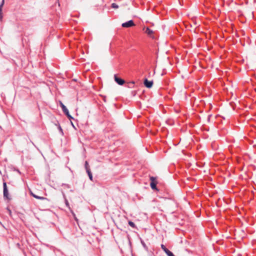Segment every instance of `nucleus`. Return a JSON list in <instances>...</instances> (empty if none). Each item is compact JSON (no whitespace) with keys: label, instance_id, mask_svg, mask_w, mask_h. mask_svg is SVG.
Here are the masks:
<instances>
[{"label":"nucleus","instance_id":"1","mask_svg":"<svg viewBox=\"0 0 256 256\" xmlns=\"http://www.w3.org/2000/svg\"><path fill=\"white\" fill-rule=\"evenodd\" d=\"M150 186L152 190H156V184L158 183L157 181L156 180V178L150 176Z\"/></svg>","mask_w":256,"mask_h":256},{"label":"nucleus","instance_id":"2","mask_svg":"<svg viewBox=\"0 0 256 256\" xmlns=\"http://www.w3.org/2000/svg\"><path fill=\"white\" fill-rule=\"evenodd\" d=\"M3 186H4V198H6V199L10 200V198H9L8 192V190L6 182H4Z\"/></svg>","mask_w":256,"mask_h":256},{"label":"nucleus","instance_id":"3","mask_svg":"<svg viewBox=\"0 0 256 256\" xmlns=\"http://www.w3.org/2000/svg\"><path fill=\"white\" fill-rule=\"evenodd\" d=\"M60 105L62 109L64 112L68 116V118H72L69 114L68 110L66 108V106L61 102H60Z\"/></svg>","mask_w":256,"mask_h":256},{"label":"nucleus","instance_id":"4","mask_svg":"<svg viewBox=\"0 0 256 256\" xmlns=\"http://www.w3.org/2000/svg\"><path fill=\"white\" fill-rule=\"evenodd\" d=\"M122 26L124 28H130L134 26V24L132 20H130L127 22L123 23Z\"/></svg>","mask_w":256,"mask_h":256},{"label":"nucleus","instance_id":"5","mask_svg":"<svg viewBox=\"0 0 256 256\" xmlns=\"http://www.w3.org/2000/svg\"><path fill=\"white\" fill-rule=\"evenodd\" d=\"M114 80L120 85H122L124 84L125 82L124 80L118 78L116 75L114 76Z\"/></svg>","mask_w":256,"mask_h":256},{"label":"nucleus","instance_id":"6","mask_svg":"<svg viewBox=\"0 0 256 256\" xmlns=\"http://www.w3.org/2000/svg\"><path fill=\"white\" fill-rule=\"evenodd\" d=\"M144 84L148 88H151L153 85L152 81H148L146 78L144 80Z\"/></svg>","mask_w":256,"mask_h":256},{"label":"nucleus","instance_id":"7","mask_svg":"<svg viewBox=\"0 0 256 256\" xmlns=\"http://www.w3.org/2000/svg\"><path fill=\"white\" fill-rule=\"evenodd\" d=\"M30 192L31 195L32 196H34V198H36V199H38V200H44V199H46V198H44L43 196H40L37 195V194H35L32 190H30Z\"/></svg>","mask_w":256,"mask_h":256},{"label":"nucleus","instance_id":"8","mask_svg":"<svg viewBox=\"0 0 256 256\" xmlns=\"http://www.w3.org/2000/svg\"><path fill=\"white\" fill-rule=\"evenodd\" d=\"M4 3V0H2L1 4L0 5V19L2 20V8Z\"/></svg>","mask_w":256,"mask_h":256},{"label":"nucleus","instance_id":"9","mask_svg":"<svg viewBox=\"0 0 256 256\" xmlns=\"http://www.w3.org/2000/svg\"><path fill=\"white\" fill-rule=\"evenodd\" d=\"M168 256H174V254L168 248L164 252Z\"/></svg>","mask_w":256,"mask_h":256},{"label":"nucleus","instance_id":"10","mask_svg":"<svg viewBox=\"0 0 256 256\" xmlns=\"http://www.w3.org/2000/svg\"><path fill=\"white\" fill-rule=\"evenodd\" d=\"M146 32L148 34V35H151L152 33H153V32L152 30H151L150 29L148 28H146Z\"/></svg>","mask_w":256,"mask_h":256},{"label":"nucleus","instance_id":"11","mask_svg":"<svg viewBox=\"0 0 256 256\" xmlns=\"http://www.w3.org/2000/svg\"><path fill=\"white\" fill-rule=\"evenodd\" d=\"M84 166H85V168L86 170V171H88V170H90V166H89V165H88V163L87 161H86L85 162V164H84Z\"/></svg>","mask_w":256,"mask_h":256},{"label":"nucleus","instance_id":"12","mask_svg":"<svg viewBox=\"0 0 256 256\" xmlns=\"http://www.w3.org/2000/svg\"><path fill=\"white\" fill-rule=\"evenodd\" d=\"M86 172L88 173V174L89 176V178L90 179L92 180V174L90 172V170H88V171H86Z\"/></svg>","mask_w":256,"mask_h":256},{"label":"nucleus","instance_id":"13","mask_svg":"<svg viewBox=\"0 0 256 256\" xmlns=\"http://www.w3.org/2000/svg\"><path fill=\"white\" fill-rule=\"evenodd\" d=\"M112 7L113 8L116 9V8H118V6L117 4H115V3H112Z\"/></svg>","mask_w":256,"mask_h":256},{"label":"nucleus","instance_id":"14","mask_svg":"<svg viewBox=\"0 0 256 256\" xmlns=\"http://www.w3.org/2000/svg\"><path fill=\"white\" fill-rule=\"evenodd\" d=\"M128 224L130 226H131L132 228H135L136 226L131 221L128 222Z\"/></svg>","mask_w":256,"mask_h":256},{"label":"nucleus","instance_id":"15","mask_svg":"<svg viewBox=\"0 0 256 256\" xmlns=\"http://www.w3.org/2000/svg\"><path fill=\"white\" fill-rule=\"evenodd\" d=\"M161 248L164 252H165V250L167 249L166 247L162 244H161Z\"/></svg>","mask_w":256,"mask_h":256},{"label":"nucleus","instance_id":"16","mask_svg":"<svg viewBox=\"0 0 256 256\" xmlns=\"http://www.w3.org/2000/svg\"><path fill=\"white\" fill-rule=\"evenodd\" d=\"M129 84L131 86V85H134V82H131L129 83Z\"/></svg>","mask_w":256,"mask_h":256},{"label":"nucleus","instance_id":"17","mask_svg":"<svg viewBox=\"0 0 256 256\" xmlns=\"http://www.w3.org/2000/svg\"><path fill=\"white\" fill-rule=\"evenodd\" d=\"M8 212H9L10 214H11V213H12L11 210L9 208H8Z\"/></svg>","mask_w":256,"mask_h":256},{"label":"nucleus","instance_id":"18","mask_svg":"<svg viewBox=\"0 0 256 256\" xmlns=\"http://www.w3.org/2000/svg\"><path fill=\"white\" fill-rule=\"evenodd\" d=\"M132 93H133V95L135 96L136 94V92L134 91V92H133Z\"/></svg>","mask_w":256,"mask_h":256}]
</instances>
